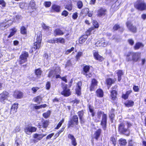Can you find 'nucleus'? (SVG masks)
<instances>
[{
  "instance_id": "1",
  "label": "nucleus",
  "mask_w": 146,
  "mask_h": 146,
  "mask_svg": "<svg viewBox=\"0 0 146 146\" xmlns=\"http://www.w3.org/2000/svg\"><path fill=\"white\" fill-rule=\"evenodd\" d=\"M88 107L89 111L91 113L92 117H93V119L95 122L98 123L100 121V119L102 115L100 125L102 126V129L104 130H106L107 127V114L104 113V111H98L97 112L96 115L95 116V112L93 106L89 104L88 105Z\"/></svg>"
},
{
  "instance_id": "2",
  "label": "nucleus",
  "mask_w": 146,
  "mask_h": 146,
  "mask_svg": "<svg viewBox=\"0 0 146 146\" xmlns=\"http://www.w3.org/2000/svg\"><path fill=\"white\" fill-rule=\"evenodd\" d=\"M141 53L138 52H128L124 56L126 57V60L127 62L132 61L134 62H138L140 58Z\"/></svg>"
},
{
  "instance_id": "3",
  "label": "nucleus",
  "mask_w": 146,
  "mask_h": 146,
  "mask_svg": "<svg viewBox=\"0 0 146 146\" xmlns=\"http://www.w3.org/2000/svg\"><path fill=\"white\" fill-rule=\"evenodd\" d=\"M118 131L120 134L124 135L126 136H128L130 134L129 129L125 127V123L123 122L121 123L119 125Z\"/></svg>"
},
{
  "instance_id": "4",
  "label": "nucleus",
  "mask_w": 146,
  "mask_h": 146,
  "mask_svg": "<svg viewBox=\"0 0 146 146\" xmlns=\"http://www.w3.org/2000/svg\"><path fill=\"white\" fill-rule=\"evenodd\" d=\"M117 88V85H115L112 87L111 90L110 91V99L111 100V102L112 103H115V102L117 101L118 100Z\"/></svg>"
},
{
  "instance_id": "5",
  "label": "nucleus",
  "mask_w": 146,
  "mask_h": 146,
  "mask_svg": "<svg viewBox=\"0 0 146 146\" xmlns=\"http://www.w3.org/2000/svg\"><path fill=\"white\" fill-rule=\"evenodd\" d=\"M134 6L136 9L140 11L146 10V3L144 1L137 0L134 3Z\"/></svg>"
},
{
  "instance_id": "6",
  "label": "nucleus",
  "mask_w": 146,
  "mask_h": 146,
  "mask_svg": "<svg viewBox=\"0 0 146 146\" xmlns=\"http://www.w3.org/2000/svg\"><path fill=\"white\" fill-rule=\"evenodd\" d=\"M29 54L28 52L24 51L22 52L20 55L19 60L17 62L19 65H21L27 61V58L29 57Z\"/></svg>"
},
{
  "instance_id": "7",
  "label": "nucleus",
  "mask_w": 146,
  "mask_h": 146,
  "mask_svg": "<svg viewBox=\"0 0 146 146\" xmlns=\"http://www.w3.org/2000/svg\"><path fill=\"white\" fill-rule=\"evenodd\" d=\"M91 66L89 65H85L82 68L81 73L87 78H91L92 77V72H89Z\"/></svg>"
},
{
  "instance_id": "8",
  "label": "nucleus",
  "mask_w": 146,
  "mask_h": 146,
  "mask_svg": "<svg viewBox=\"0 0 146 146\" xmlns=\"http://www.w3.org/2000/svg\"><path fill=\"white\" fill-rule=\"evenodd\" d=\"M78 118L77 115H74L72 118L69 120L67 124V127L69 128L73 127L74 125H78Z\"/></svg>"
},
{
  "instance_id": "9",
  "label": "nucleus",
  "mask_w": 146,
  "mask_h": 146,
  "mask_svg": "<svg viewBox=\"0 0 146 146\" xmlns=\"http://www.w3.org/2000/svg\"><path fill=\"white\" fill-rule=\"evenodd\" d=\"M62 91L61 92V94L64 97H68L71 95V92L70 89L68 88V85L63 84L62 86Z\"/></svg>"
},
{
  "instance_id": "10",
  "label": "nucleus",
  "mask_w": 146,
  "mask_h": 146,
  "mask_svg": "<svg viewBox=\"0 0 146 146\" xmlns=\"http://www.w3.org/2000/svg\"><path fill=\"white\" fill-rule=\"evenodd\" d=\"M0 102L3 104L5 103V101L7 100L9 96V93L6 91H4L0 94Z\"/></svg>"
},
{
  "instance_id": "11",
  "label": "nucleus",
  "mask_w": 146,
  "mask_h": 146,
  "mask_svg": "<svg viewBox=\"0 0 146 146\" xmlns=\"http://www.w3.org/2000/svg\"><path fill=\"white\" fill-rule=\"evenodd\" d=\"M98 82L96 79L94 78L92 79L89 86L90 91L92 92L94 91L95 88L98 86Z\"/></svg>"
},
{
  "instance_id": "12",
  "label": "nucleus",
  "mask_w": 146,
  "mask_h": 146,
  "mask_svg": "<svg viewBox=\"0 0 146 146\" xmlns=\"http://www.w3.org/2000/svg\"><path fill=\"white\" fill-rule=\"evenodd\" d=\"M107 10L105 8L100 7L97 10V15L98 17H101L107 15Z\"/></svg>"
},
{
  "instance_id": "13",
  "label": "nucleus",
  "mask_w": 146,
  "mask_h": 146,
  "mask_svg": "<svg viewBox=\"0 0 146 146\" xmlns=\"http://www.w3.org/2000/svg\"><path fill=\"white\" fill-rule=\"evenodd\" d=\"M93 55L94 58L100 62H102L104 59L102 56L99 54L98 51L96 50L93 51Z\"/></svg>"
},
{
  "instance_id": "14",
  "label": "nucleus",
  "mask_w": 146,
  "mask_h": 146,
  "mask_svg": "<svg viewBox=\"0 0 146 146\" xmlns=\"http://www.w3.org/2000/svg\"><path fill=\"white\" fill-rule=\"evenodd\" d=\"M126 25L127 27L130 31L133 33L137 32V29L136 27L133 25L131 21H128L126 23Z\"/></svg>"
},
{
  "instance_id": "15",
  "label": "nucleus",
  "mask_w": 146,
  "mask_h": 146,
  "mask_svg": "<svg viewBox=\"0 0 146 146\" xmlns=\"http://www.w3.org/2000/svg\"><path fill=\"white\" fill-rule=\"evenodd\" d=\"M109 42L104 40H101L97 41L95 43L96 46L97 47H104L108 45Z\"/></svg>"
},
{
  "instance_id": "16",
  "label": "nucleus",
  "mask_w": 146,
  "mask_h": 146,
  "mask_svg": "<svg viewBox=\"0 0 146 146\" xmlns=\"http://www.w3.org/2000/svg\"><path fill=\"white\" fill-rule=\"evenodd\" d=\"M61 72L60 67L59 66H57L55 67L54 70H50L47 75V77L50 78L53 75V72H54L55 73H60Z\"/></svg>"
},
{
  "instance_id": "17",
  "label": "nucleus",
  "mask_w": 146,
  "mask_h": 146,
  "mask_svg": "<svg viewBox=\"0 0 146 146\" xmlns=\"http://www.w3.org/2000/svg\"><path fill=\"white\" fill-rule=\"evenodd\" d=\"M46 135V134H43L42 133H35L33 135V138L34 139H33V141L35 143L36 142L38 141L41 140L43 137L45 136Z\"/></svg>"
},
{
  "instance_id": "18",
  "label": "nucleus",
  "mask_w": 146,
  "mask_h": 146,
  "mask_svg": "<svg viewBox=\"0 0 146 146\" xmlns=\"http://www.w3.org/2000/svg\"><path fill=\"white\" fill-rule=\"evenodd\" d=\"M61 7L60 6L55 4H53L51 7L50 12L52 13H59L61 11Z\"/></svg>"
},
{
  "instance_id": "19",
  "label": "nucleus",
  "mask_w": 146,
  "mask_h": 146,
  "mask_svg": "<svg viewBox=\"0 0 146 146\" xmlns=\"http://www.w3.org/2000/svg\"><path fill=\"white\" fill-rule=\"evenodd\" d=\"M116 81V79L114 78H108L106 80V84L108 87V88L110 87L112 84H114Z\"/></svg>"
},
{
  "instance_id": "20",
  "label": "nucleus",
  "mask_w": 146,
  "mask_h": 146,
  "mask_svg": "<svg viewBox=\"0 0 146 146\" xmlns=\"http://www.w3.org/2000/svg\"><path fill=\"white\" fill-rule=\"evenodd\" d=\"M37 130L36 128L32 126H29L26 127L24 128V131L27 134H29V133L31 132L32 133L35 132Z\"/></svg>"
},
{
  "instance_id": "21",
  "label": "nucleus",
  "mask_w": 146,
  "mask_h": 146,
  "mask_svg": "<svg viewBox=\"0 0 146 146\" xmlns=\"http://www.w3.org/2000/svg\"><path fill=\"white\" fill-rule=\"evenodd\" d=\"M79 117L80 123L81 124H84L85 122V119L84 118V112L82 110L78 111L77 113Z\"/></svg>"
},
{
  "instance_id": "22",
  "label": "nucleus",
  "mask_w": 146,
  "mask_h": 146,
  "mask_svg": "<svg viewBox=\"0 0 146 146\" xmlns=\"http://www.w3.org/2000/svg\"><path fill=\"white\" fill-rule=\"evenodd\" d=\"M82 85V82L81 81H79L78 82L77 87L75 89L76 94L78 96H80L81 94V87Z\"/></svg>"
},
{
  "instance_id": "23",
  "label": "nucleus",
  "mask_w": 146,
  "mask_h": 146,
  "mask_svg": "<svg viewBox=\"0 0 146 146\" xmlns=\"http://www.w3.org/2000/svg\"><path fill=\"white\" fill-rule=\"evenodd\" d=\"M68 138L70 139L71 141V144L73 146H76L77 143L76 138L74 135L71 134H69L68 135Z\"/></svg>"
},
{
  "instance_id": "24",
  "label": "nucleus",
  "mask_w": 146,
  "mask_h": 146,
  "mask_svg": "<svg viewBox=\"0 0 146 146\" xmlns=\"http://www.w3.org/2000/svg\"><path fill=\"white\" fill-rule=\"evenodd\" d=\"M83 14H87L89 17H91L93 15V11H90L88 8L86 7L83 9L82 11Z\"/></svg>"
},
{
  "instance_id": "25",
  "label": "nucleus",
  "mask_w": 146,
  "mask_h": 146,
  "mask_svg": "<svg viewBox=\"0 0 146 146\" xmlns=\"http://www.w3.org/2000/svg\"><path fill=\"white\" fill-rule=\"evenodd\" d=\"M23 96V94L21 92L15 90L13 94V97L17 99H21L22 98Z\"/></svg>"
},
{
  "instance_id": "26",
  "label": "nucleus",
  "mask_w": 146,
  "mask_h": 146,
  "mask_svg": "<svg viewBox=\"0 0 146 146\" xmlns=\"http://www.w3.org/2000/svg\"><path fill=\"white\" fill-rule=\"evenodd\" d=\"M102 133V129L100 128L95 131L94 133V138L96 140H98L100 137Z\"/></svg>"
},
{
  "instance_id": "27",
  "label": "nucleus",
  "mask_w": 146,
  "mask_h": 146,
  "mask_svg": "<svg viewBox=\"0 0 146 146\" xmlns=\"http://www.w3.org/2000/svg\"><path fill=\"white\" fill-rule=\"evenodd\" d=\"M115 111V110L112 108L111 109L109 113V118L112 123L113 122L115 117V114L114 113Z\"/></svg>"
},
{
  "instance_id": "28",
  "label": "nucleus",
  "mask_w": 146,
  "mask_h": 146,
  "mask_svg": "<svg viewBox=\"0 0 146 146\" xmlns=\"http://www.w3.org/2000/svg\"><path fill=\"white\" fill-rule=\"evenodd\" d=\"M96 96L99 98H102L104 96V92L103 90L101 88L98 89L96 91Z\"/></svg>"
},
{
  "instance_id": "29",
  "label": "nucleus",
  "mask_w": 146,
  "mask_h": 146,
  "mask_svg": "<svg viewBox=\"0 0 146 146\" xmlns=\"http://www.w3.org/2000/svg\"><path fill=\"white\" fill-rule=\"evenodd\" d=\"M54 35V36H60L64 34V33L62 31L60 28H56L53 31Z\"/></svg>"
},
{
  "instance_id": "30",
  "label": "nucleus",
  "mask_w": 146,
  "mask_h": 146,
  "mask_svg": "<svg viewBox=\"0 0 146 146\" xmlns=\"http://www.w3.org/2000/svg\"><path fill=\"white\" fill-rule=\"evenodd\" d=\"M42 72L40 68L35 70L34 73L37 78H40L41 77Z\"/></svg>"
},
{
  "instance_id": "31",
  "label": "nucleus",
  "mask_w": 146,
  "mask_h": 146,
  "mask_svg": "<svg viewBox=\"0 0 146 146\" xmlns=\"http://www.w3.org/2000/svg\"><path fill=\"white\" fill-rule=\"evenodd\" d=\"M116 74L117 76V81L120 82L122 79V76L124 74V72L122 70H119L117 71Z\"/></svg>"
},
{
  "instance_id": "32",
  "label": "nucleus",
  "mask_w": 146,
  "mask_h": 146,
  "mask_svg": "<svg viewBox=\"0 0 146 146\" xmlns=\"http://www.w3.org/2000/svg\"><path fill=\"white\" fill-rule=\"evenodd\" d=\"M18 103L16 102L14 103L13 104L11 108V114L12 111L13 113H16L18 108Z\"/></svg>"
},
{
  "instance_id": "33",
  "label": "nucleus",
  "mask_w": 146,
  "mask_h": 146,
  "mask_svg": "<svg viewBox=\"0 0 146 146\" xmlns=\"http://www.w3.org/2000/svg\"><path fill=\"white\" fill-rule=\"evenodd\" d=\"M144 46V45L142 43L140 42H136L133 46V48L134 50H137L141 48H143Z\"/></svg>"
},
{
  "instance_id": "34",
  "label": "nucleus",
  "mask_w": 146,
  "mask_h": 146,
  "mask_svg": "<svg viewBox=\"0 0 146 146\" xmlns=\"http://www.w3.org/2000/svg\"><path fill=\"white\" fill-rule=\"evenodd\" d=\"M118 144L120 146H125L127 143L126 140L122 138L119 139L118 140Z\"/></svg>"
},
{
  "instance_id": "35",
  "label": "nucleus",
  "mask_w": 146,
  "mask_h": 146,
  "mask_svg": "<svg viewBox=\"0 0 146 146\" xmlns=\"http://www.w3.org/2000/svg\"><path fill=\"white\" fill-rule=\"evenodd\" d=\"M134 101L131 100H128L124 103L125 106L127 108L132 107L134 105Z\"/></svg>"
},
{
  "instance_id": "36",
  "label": "nucleus",
  "mask_w": 146,
  "mask_h": 146,
  "mask_svg": "<svg viewBox=\"0 0 146 146\" xmlns=\"http://www.w3.org/2000/svg\"><path fill=\"white\" fill-rule=\"evenodd\" d=\"M88 37L85 34L82 35L79 39V43L81 44L84 43Z\"/></svg>"
},
{
  "instance_id": "37",
  "label": "nucleus",
  "mask_w": 146,
  "mask_h": 146,
  "mask_svg": "<svg viewBox=\"0 0 146 146\" xmlns=\"http://www.w3.org/2000/svg\"><path fill=\"white\" fill-rule=\"evenodd\" d=\"M41 124L42 128L44 129H46L49 125V121L47 120H43L41 121Z\"/></svg>"
},
{
  "instance_id": "38",
  "label": "nucleus",
  "mask_w": 146,
  "mask_h": 146,
  "mask_svg": "<svg viewBox=\"0 0 146 146\" xmlns=\"http://www.w3.org/2000/svg\"><path fill=\"white\" fill-rule=\"evenodd\" d=\"M28 7L31 8L32 9H36L35 2L34 0H32L30 2Z\"/></svg>"
},
{
  "instance_id": "39",
  "label": "nucleus",
  "mask_w": 146,
  "mask_h": 146,
  "mask_svg": "<svg viewBox=\"0 0 146 146\" xmlns=\"http://www.w3.org/2000/svg\"><path fill=\"white\" fill-rule=\"evenodd\" d=\"M20 32L21 34L23 35H26L27 34V29L25 26H22L20 29Z\"/></svg>"
},
{
  "instance_id": "40",
  "label": "nucleus",
  "mask_w": 146,
  "mask_h": 146,
  "mask_svg": "<svg viewBox=\"0 0 146 146\" xmlns=\"http://www.w3.org/2000/svg\"><path fill=\"white\" fill-rule=\"evenodd\" d=\"M10 30L11 31V32L7 36L8 38H10L13 36L16 33L17 31V30L15 27L11 29Z\"/></svg>"
},
{
  "instance_id": "41",
  "label": "nucleus",
  "mask_w": 146,
  "mask_h": 146,
  "mask_svg": "<svg viewBox=\"0 0 146 146\" xmlns=\"http://www.w3.org/2000/svg\"><path fill=\"white\" fill-rule=\"evenodd\" d=\"M41 43L35 42L33 44V46H34V50H35L36 49H39L40 47Z\"/></svg>"
},
{
  "instance_id": "42",
  "label": "nucleus",
  "mask_w": 146,
  "mask_h": 146,
  "mask_svg": "<svg viewBox=\"0 0 146 146\" xmlns=\"http://www.w3.org/2000/svg\"><path fill=\"white\" fill-rule=\"evenodd\" d=\"M93 31L94 32H95V30L93 28H92L91 27H90L85 32V35L88 37V36L91 34V32Z\"/></svg>"
},
{
  "instance_id": "43",
  "label": "nucleus",
  "mask_w": 146,
  "mask_h": 146,
  "mask_svg": "<svg viewBox=\"0 0 146 146\" xmlns=\"http://www.w3.org/2000/svg\"><path fill=\"white\" fill-rule=\"evenodd\" d=\"M34 101L35 102H37L38 104H40V101H42V98L40 96H37L33 98Z\"/></svg>"
},
{
  "instance_id": "44",
  "label": "nucleus",
  "mask_w": 146,
  "mask_h": 146,
  "mask_svg": "<svg viewBox=\"0 0 146 146\" xmlns=\"http://www.w3.org/2000/svg\"><path fill=\"white\" fill-rule=\"evenodd\" d=\"M93 27H91L95 30V29H98L99 26L98 23L96 20H94L92 21Z\"/></svg>"
},
{
  "instance_id": "45",
  "label": "nucleus",
  "mask_w": 146,
  "mask_h": 146,
  "mask_svg": "<svg viewBox=\"0 0 146 146\" xmlns=\"http://www.w3.org/2000/svg\"><path fill=\"white\" fill-rule=\"evenodd\" d=\"M42 34L40 32H38L37 34L36 41V42L41 43Z\"/></svg>"
},
{
  "instance_id": "46",
  "label": "nucleus",
  "mask_w": 146,
  "mask_h": 146,
  "mask_svg": "<svg viewBox=\"0 0 146 146\" xmlns=\"http://www.w3.org/2000/svg\"><path fill=\"white\" fill-rule=\"evenodd\" d=\"M83 55V52L81 51H79L76 54L75 57L76 61L79 60L80 57Z\"/></svg>"
},
{
  "instance_id": "47",
  "label": "nucleus",
  "mask_w": 146,
  "mask_h": 146,
  "mask_svg": "<svg viewBox=\"0 0 146 146\" xmlns=\"http://www.w3.org/2000/svg\"><path fill=\"white\" fill-rule=\"evenodd\" d=\"M56 43H60L64 44L65 42V39L62 37H60L59 38H56Z\"/></svg>"
},
{
  "instance_id": "48",
  "label": "nucleus",
  "mask_w": 146,
  "mask_h": 146,
  "mask_svg": "<svg viewBox=\"0 0 146 146\" xmlns=\"http://www.w3.org/2000/svg\"><path fill=\"white\" fill-rule=\"evenodd\" d=\"M65 8L69 11H71L73 9V6L72 3L67 4L64 6Z\"/></svg>"
},
{
  "instance_id": "49",
  "label": "nucleus",
  "mask_w": 146,
  "mask_h": 146,
  "mask_svg": "<svg viewBox=\"0 0 146 146\" xmlns=\"http://www.w3.org/2000/svg\"><path fill=\"white\" fill-rule=\"evenodd\" d=\"M50 114V111L48 110L46 112L43 113L42 114V115L44 118L46 119L49 116Z\"/></svg>"
},
{
  "instance_id": "50",
  "label": "nucleus",
  "mask_w": 146,
  "mask_h": 146,
  "mask_svg": "<svg viewBox=\"0 0 146 146\" xmlns=\"http://www.w3.org/2000/svg\"><path fill=\"white\" fill-rule=\"evenodd\" d=\"M110 141L112 142V143L115 146L116 145V138L114 136L111 137Z\"/></svg>"
},
{
  "instance_id": "51",
  "label": "nucleus",
  "mask_w": 146,
  "mask_h": 146,
  "mask_svg": "<svg viewBox=\"0 0 146 146\" xmlns=\"http://www.w3.org/2000/svg\"><path fill=\"white\" fill-rule=\"evenodd\" d=\"M77 7L79 9H81L83 7L82 2L81 1H78L77 3Z\"/></svg>"
},
{
  "instance_id": "52",
  "label": "nucleus",
  "mask_w": 146,
  "mask_h": 146,
  "mask_svg": "<svg viewBox=\"0 0 146 146\" xmlns=\"http://www.w3.org/2000/svg\"><path fill=\"white\" fill-rule=\"evenodd\" d=\"M51 5V3L50 1H45L44 3V5L46 7H50Z\"/></svg>"
},
{
  "instance_id": "53",
  "label": "nucleus",
  "mask_w": 146,
  "mask_h": 146,
  "mask_svg": "<svg viewBox=\"0 0 146 146\" xmlns=\"http://www.w3.org/2000/svg\"><path fill=\"white\" fill-rule=\"evenodd\" d=\"M120 28V27L119 25L117 24H115L113 27V30L115 31L117 30Z\"/></svg>"
},
{
  "instance_id": "54",
  "label": "nucleus",
  "mask_w": 146,
  "mask_h": 146,
  "mask_svg": "<svg viewBox=\"0 0 146 146\" xmlns=\"http://www.w3.org/2000/svg\"><path fill=\"white\" fill-rule=\"evenodd\" d=\"M50 86L51 83L49 81L47 82L45 85L46 89L47 90H49L50 88Z\"/></svg>"
},
{
  "instance_id": "55",
  "label": "nucleus",
  "mask_w": 146,
  "mask_h": 146,
  "mask_svg": "<svg viewBox=\"0 0 146 146\" xmlns=\"http://www.w3.org/2000/svg\"><path fill=\"white\" fill-rule=\"evenodd\" d=\"M42 28L44 30H49L50 27L48 26H47L44 23H43L42 25Z\"/></svg>"
},
{
  "instance_id": "56",
  "label": "nucleus",
  "mask_w": 146,
  "mask_h": 146,
  "mask_svg": "<svg viewBox=\"0 0 146 146\" xmlns=\"http://www.w3.org/2000/svg\"><path fill=\"white\" fill-rule=\"evenodd\" d=\"M74 49V48L73 47H72L71 48L69 49H68L66 50L65 52V54L66 55L68 54H69L71 52L73 51Z\"/></svg>"
},
{
  "instance_id": "57",
  "label": "nucleus",
  "mask_w": 146,
  "mask_h": 146,
  "mask_svg": "<svg viewBox=\"0 0 146 146\" xmlns=\"http://www.w3.org/2000/svg\"><path fill=\"white\" fill-rule=\"evenodd\" d=\"M56 39L53 38L52 39L48 40L47 41V42H48L52 44H54L55 43H56Z\"/></svg>"
},
{
  "instance_id": "58",
  "label": "nucleus",
  "mask_w": 146,
  "mask_h": 146,
  "mask_svg": "<svg viewBox=\"0 0 146 146\" xmlns=\"http://www.w3.org/2000/svg\"><path fill=\"white\" fill-rule=\"evenodd\" d=\"M68 12L66 10H64L61 13V15L65 17L67 16L68 15Z\"/></svg>"
},
{
  "instance_id": "59",
  "label": "nucleus",
  "mask_w": 146,
  "mask_h": 146,
  "mask_svg": "<svg viewBox=\"0 0 146 146\" xmlns=\"http://www.w3.org/2000/svg\"><path fill=\"white\" fill-rule=\"evenodd\" d=\"M39 89V88L37 87H33L31 88V90L33 91V93L35 94L36 93L37 91Z\"/></svg>"
},
{
  "instance_id": "60",
  "label": "nucleus",
  "mask_w": 146,
  "mask_h": 146,
  "mask_svg": "<svg viewBox=\"0 0 146 146\" xmlns=\"http://www.w3.org/2000/svg\"><path fill=\"white\" fill-rule=\"evenodd\" d=\"M133 91L135 92H138L139 91V88L138 86L134 85L133 87Z\"/></svg>"
},
{
  "instance_id": "61",
  "label": "nucleus",
  "mask_w": 146,
  "mask_h": 146,
  "mask_svg": "<svg viewBox=\"0 0 146 146\" xmlns=\"http://www.w3.org/2000/svg\"><path fill=\"white\" fill-rule=\"evenodd\" d=\"M0 5L3 7H5L6 6V3L4 0H0Z\"/></svg>"
},
{
  "instance_id": "62",
  "label": "nucleus",
  "mask_w": 146,
  "mask_h": 146,
  "mask_svg": "<svg viewBox=\"0 0 146 146\" xmlns=\"http://www.w3.org/2000/svg\"><path fill=\"white\" fill-rule=\"evenodd\" d=\"M78 17V13L77 12H75L73 14L72 17L73 19L74 20L77 19Z\"/></svg>"
},
{
  "instance_id": "63",
  "label": "nucleus",
  "mask_w": 146,
  "mask_h": 146,
  "mask_svg": "<svg viewBox=\"0 0 146 146\" xmlns=\"http://www.w3.org/2000/svg\"><path fill=\"white\" fill-rule=\"evenodd\" d=\"M7 25L5 22L1 23L0 24V28L2 29L3 28H5Z\"/></svg>"
},
{
  "instance_id": "64",
  "label": "nucleus",
  "mask_w": 146,
  "mask_h": 146,
  "mask_svg": "<svg viewBox=\"0 0 146 146\" xmlns=\"http://www.w3.org/2000/svg\"><path fill=\"white\" fill-rule=\"evenodd\" d=\"M128 146H135L132 140L131 139L128 141Z\"/></svg>"
}]
</instances>
